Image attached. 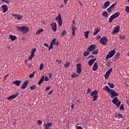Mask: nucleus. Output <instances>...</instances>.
<instances>
[{"mask_svg":"<svg viewBox=\"0 0 129 129\" xmlns=\"http://www.w3.org/2000/svg\"><path fill=\"white\" fill-rule=\"evenodd\" d=\"M16 28H17L18 31L21 32L24 34H27V33L29 32V28H28L27 26H17Z\"/></svg>","mask_w":129,"mask_h":129,"instance_id":"obj_1","label":"nucleus"},{"mask_svg":"<svg viewBox=\"0 0 129 129\" xmlns=\"http://www.w3.org/2000/svg\"><path fill=\"white\" fill-rule=\"evenodd\" d=\"M119 15H120V13L119 12H116L115 14L110 17L109 18V22L112 23L113 20H114V19H116V18L119 17Z\"/></svg>","mask_w":129,"mask_h":129,"instance_id":"obj_2","label":"nucleus"},{"mask_svg":"<svg viewBox=\"0 0 129 129\" xmlns=\"http://www.w3.org/2000/svg\"><path fill=\"white\" fill-rule=\"evenodd\" d=\"M112 103L115 104L117 107H119L120 104H121V102L118 101V98L117 97H115L112 100Z\"/></svg>","mask_w":129,"mask_h":129,"instance_id":"obj_3","label":"nucleus"},{"mask_svg":"<svg viewBox=\"0 0 129 129\" xmlns=\"http://www.w3.org/2000/svg\"><path fill=\"white\" fill-rule=\"evenodd\" d=\"M99 42L103 46H105L107 44V42H108V39H107L106 36H103L100 39Z\"/></svg>","mask_w":129,"mask_h":129,"instance_id":"obj_4","label":"nucleus"},{"mask_svg":"<svg viewBox=\"0 0 129 129\" xmlns=\"http://www.w3.org/2000/svg\"><path fill=\"white\" fill-rule=\"evenodd\" d=\"M56 22H57L59 26H61L63 24V22L62 21V18H61V14H59L58 17L55 18Z\"/></svg>","mask_w":129,"mask_h":129,"instance_id":"obj_5","label":"nucleus"},{"mask_svg":"<svg viewBox=\"0 0 129 129\" xmlns=\"http://www.w3.org/2000/svg\"><path fill=\"white\" fill-rule=\"evenodd\" d=\"M114 54H115V50L113 49L111 50V51L106 56V60H108V59L113 57Z\"/></svg>","mask_w":129,"mask_h":129,"instance_id":"obj_6","label":"nucleus"},{"mask_svg":"<svg viewBox=\"0 0 129 129\" xmlns=\"http://www.w3.org/2000/svg\"><path fill=\"white\" fill-rule=\"evenodd\" d=\"M110 93L109 92V94H111L110 98H113V97H115L116 96H118L119 95V94L115 92V91L112 90Z\"/></svg>","mask_w":129,"mask_h":129,"instance_id":"obj_7","label":"nucleus"},{"mask_svg":"<svg viewBox=\"0 0 129 129\" xmlns=\"http://www.w3.org/2000/svg\"><path fill=\"white\" fill-rule=\"evenodd\" d=\"M51 29L53 32L57 31V24L55 22H52L50 24Z\"/></svg>","mask_w":129,"mask_h":129,"instance_id":"obj_8","label":"nucleus"},{"mask_svg":"<svg viewBox=\"0 0 129 129\" xmlns=\"http://www.w3.org/2000/svg\"><path fill=\"white\" fill-rule=\"evenodd\" d=\"M119 30H120V26L118 25L114 29V30L112 32V34L115 35L117 33H119Z\"/></svg>","mask_w":129,"mask_h":129,"instance_id":"obj_9","label":"nucleus"},{"mask_svg":"<svg viewBox=\"0 0 129 129\" xmlns=\"http://www.w3.org/2000/svg\"><path fill=\"white\" fill-rule=\"evenodd\" d=\"M12 17H15V19H17L19 21H20V20H23V16L22 15L13 14Z\"/></svg>","mask_w":129,"mask_h":129,"instance_id":"obj_10","label":"nucleus"},{"mask_svg":"<svg viewBox=\"0 0 129 129\" xmlns=\"http://www.w3.org/2000/svg\"><path fill=\"white\" fill-rule=\"evenodd\" d=\"M77 73H78V74H81V72H82V69L81 68V63L78 64L77 66Z\"/></svg>","mask_w":129,"mask_h":129,"instance_id":"obj_11","label":"nucleus"},{"mask_svg":"<svg viewBox=\"0 0 129 129\" xmlns=\"http://www.w3.org/2000/svg\"><path fill=\"white\" fill-rule=\"evenodd\" d=\"M111 72H112V68L109 69L106 72V73H105V79H108V76H109V75H110V73H111Z\"/></svg>","mask_w":129,"mask_h":129,"instance_id":"obj_12","label":"nucleus"},{"mask_svg":"<svg viewBox=\"0 0 129 129\" xmlns=\"http://www.w3.org/2000/svg\"><path fill=\"white\" fill-rule=\"evenodd\" d=\"M94 50H95V45L92 44L87 48V51L89 52H93Z\"/></svg>","mask_w":129,"mask_h":129,"instance_id":"obj_13","label":"nucleus"},{"mask_svg":"<svg viewBox=\"0 0 129 129\" xmlns=\"http://www.w3.org/2000/svg\"><path fill=\"white\" fill-rule=\"evenodd\" d=\"M53 125V123L52 122H47V123H44V129H49V127H51Z\"/></svg>","mask_w":129,"mask_h":129,"instance_id":"obj_14","label":"nucleus"},{"mask_svg":"<svg viewBox=\"0 0 129 129\" xmlns=\"http://www.w3.org/2000/svg\"><path fill=\"white\" fill-rule=\"evenodd\" d=\"M28 84H29V81H25L21 86L22 89H26L27 86H28Z\"/></svg>","mask_w":129,"mask_h":129,"instance_id":"obj_15","label":"nucleus"},{"mask_svg":"<svg viewBox=\"0 0 129 129\" xmlns=\"http://www.w3.org/2000/svg\"><path fill=\"white\" fill-rule=\"evenodd\" d=\"M18 95H19V94L12 95L11 96L7 97V99L8 100H13V99H15V98H16Z\"/></svg>","mask_w":129,"mask_h":129,"instance_id":"obj_16","label":"nucleus"},{"mask_svg":"<svg viewBox=\"0 0 129 129\" xmlns=\"http://www.w3.org/2000/svg\"><path fill=\"white\" fill-rule=\"evenodd\" d=\"M110 5V2L109 1L106 2L104 5L102 6V9L104 10H105L106 8H108V7Z\"/></svg>","mask_w":129,"mask_h":129,"instance_id":"obj_17","label":"nucleus"},{"mask_svg":"<svg viewBox=\"0 0 129 129\" xmlns=\"http://www.w3.org/2000/svg\"><path fill=\"white\" fill-rule=\"evenodd\" d=\"M2 8L3 9V13H7L8 12V10H9V9L8 8V6H7L6 5H3L2 6Z\"/></svg>","mask_w":129,"mask_h":129,"instance_id":"obj_18","label":"nucleus"},{"mask_svg":"<svg viewBox=\"0 0 129 129\" xmlns=\"http://www.w3.org/2000/svg\"><path fill=\"white\" fill-rule=\"evenodd\" d=\"M72 30V35L73 36H75V31L77 30V27L75 26V25H73L71 28Z\"/></svg>","mask_w":129,"mask_h":129,"instance_id":"obj_19","label":"nucleus"},{"mask_svg":"<svg viewBox=\"0 0 129 129\" xmlns=\"http://www.w3.org/2000/svg\"><path fill=\"white\" fill-rule=\"evenodd\" d=\"M96 60V58H93V59H90L88 61V64H89V66H92V65H93V63H94Z\"/></svg>","mask_w":129,"mask_h":129,"instance_id":"obj_20","label":"nucleus"},{"mask_svg":"<svg viewBox=\"0 0 129 129\" xmlns=\"http://www.w3.org/2000/svg\"><path fill=\"white\" fill-rule=\"evenodd\" d=\"M98 69V66H97V62H96L94 63L93 66V71H96V70H97Z\"/></svg>","mask_w":129,"mask_h":129,"instance_id":"obj_21","label":"nucleus"},{"mask_svg":"<svg viewBox=\"0 0 129 129\" xmlns=\"http://www.w3.org/2000/svg\"><path fill=\"white\" fill-rule=\"evenodd\" d=\"M13 83L14 84H15V85H17V86H20V84L22 83V81H19V80H16L15 81H14L13 82Z\"/></svg>","mask_w":129,"mask_h":129,"instance_id":"obj_22","label":"nucleus"},{"mask_svg":"<svg viewBox=\"0 0 129 129\" xmlns=\"http://www.w3.org/2000/svg\"><path fill=\"white\" fill-rule=\"evenodd\" d=\"M9 38L11 39V41H15V40H17V36L13 35H10L9 36Z\"/></svg>","mask_w":129,"mask_h":129,"instance_id":"obj_23","label":"nucleus"},{"mask_svg":"<svg viewBox=\"0 0 129 129\" xmlns=\"http://www.w3.org/2000/svg\"><path fill=\"white\" fill-rule=\"evenodd\" d=\"M44 79H45V76H43L38 82V85H41L44 82Z\"/></svg>","mask_w":129,"mask_h":129,"instance_id":"obj_24","label":"nucleus"},{"mask_svg":"<svg viewBox=\"0 0 129 129\" xmlns=\"http://www.w3.org/2000/svg\"><path fill=\"white\" fill-rule=\"evenodd\" d=\"M97 94H98V91H97V90H95L91 93V96H95L97 95Z\"/></svg>","mask_w":129,"mask_h":129,"instance_id":"obj_25","label":"nucleus"},{"mask_svg":"<svg viewBox=\"0 0 129 129\" xmlns=\"http://www.w3.org/2000/svg\"><path fill=\"white\" fill-rule=\"evenodd\" d=\"M115 117L119 119V118H122L123 117L122 116V114L117 113L115 114Z\"/></svg>","mask_w":129,"mask_h":129,"instance_id":"obj_26","label":"nucleus"},{"mask_svg":"<svg viewBox=\"0 0 129 129\" xmlns=\"http://www.w3.org/2000/svg\"><path fill=\"white\" fill-rule=\"evenodd\" d=\"M104 90H106V91H108V93H109V92H111L112 90H111L109 88L108 86H106L104 88Z\"/></svg>","mask_w":129,"mask_h":129,"instance_id":"obj_27","label":"nucleus"},{"mask_svg":"<svg viewBox=\"0 0 129 129\" xmlns=\"http://www.w3.org/2000/svg\"><path fill=\"white\" fill-rule=\"evenodd\" d=\"M43 32H44V29H40L36 32L35 35H40V34H41V33H43Z\"/></svg>","mask_w":129,"mask_h":129,"instance_id":"obj_28","label":"nucleus"},{"mask_svg":"<svg viewBox=\"0 0 129 129\" xmlns=\"http://www.w3.org/2000/svg\"><path fill=\"white\" fill-rule=\"evenodd\" d=\"M100 30H99V28H96V29L94 30V36H95L96 35H97V34H98V33H99Z\"/></svg>","mask_w":129,"mask_h":129,"instance_id":"obj_29","label":"nucleus"},{"mask_svg":"<svg viewBox=\"0 0 129 129\" xmlns=\"http://www.w3.org/2000/svg\"><path fill=\"white\" fill-rule=\"evenodd\" d=\"M84 35L86 39H88V35H89V31H87L84 32Z\"/></svg>","mask_w":129,"mask_h":129,"instance_id":"obj_30","label":"nucleus"},{"mask_svg":"<svg viewBox=\"0 0 129 129\" xmlns=\"http://www.w3.org/2000/svg\"><path fill=\"white\" fill-rule=\"evenodd\" d=\"M89 54H90V51H84L83 53V55L84 56V57H86L87 56H88Z\"/></svg>","mask_w":129,"mask_h":129,"instance_id":"obj_31","label":"nucleus"},{"mask_svg":"<svg viewBox=\"0 0 129 129\" xmlns=\"http://www.w3.org/2000/svg\"><path fill=\"white\" fill-rule=\"evenodd\" d=\"M107 85H108V86H109V87H110V88H114V85H113V83H108Z\"/></svg>","mask_w":129,"mask_h":129,"instance_id":"obj_32","label":"nucleus"},{"mask_svg":"<svg viewBox=\"0 0 129 129\" xmlns=\"http://www.w3.org/2000/svg\"><path fill=\"white\" fill-rule=\"evenodd\" d=\"M102 15L103 17H105V18H107V16H108V13H107V12L105 11V12L102 13Z\"/></svg>","mask_w":129,"mask_h":129,"instance_id":"obj_33","label":"nucleus"},{"mask_svg":"<svg viewBox=\"0 0 129 129\" xmlns=\"http://www.w3.org/2000/svg\"><path fill=\"white\" fill-rule=\"evenodd\" d=\"M71 77H72V78H75V77H79V76L78 74L76 73H74L71 75Z\"/></svg>","mask_w":129,"mask_h":129,"instance_id":"obj_34","label":"nucleus"},{"mask_svg":"<svg viewBox=\"0 0 129 129\" xmlns=\"http://www.w3.org/2000/svg\"><path fill=\"white\" fill-rule=\"evenodd\" d=\"M107 12L109 13V14H110V13H112V12H113V9L112 8H110V7H109L107 9Z\"/></svg>","mask_w":129,"mask_h":129,"instance_id":"obj_35","label":"nucleus"},{"mask_svg":"<svg viewBox=\"0 0 129 129\" xmlns=\"http://www.w3.org/2000/svg\"><path fill=\"white\" fill-rule=\"evenodd\" d=\"M70 62H67L64 64V68H68V67H69V66H70Z\"/></svg>","mask_w":129,"mask_h":129,"instance_id":"obj_36","label":"nucleus"},{"mask_svg":"<svg viewBox=\"0 0 129 129\" xmlns=\"http://www.w3.org/2000/svg\"><path fill=\"white\" fill-rule=\"evenodd\" d=\"M36 51H37V49L36 48H33L31 51V54L35 55V53L36 52Z\"/></svg>","mask_w":129,"mask_h":129,"instance_id":"obj_37","label":"nucleus"},{"mask_svg":"<svg viewBox=\"0 0 129 129\" xmlns=\"http://www.w3.org/2000/svg\"><path fill=\"white\" fill-rule=\"evenodd\" d=\"M93 98V101H96V100H97V99L98 98V95L94 96Z\"/></svg>","mask_w":129,"mask_h":129,"instance_id":"obj_38","label":"nucleus"},{"mask_svg":"<svg viewBox=\"0 0 129 129\" xmlns=\"http://www.w3.org/2000/svg\"><path fill=\"white\" fill-rule=\"evenodd\" d=\"M35 73H36V72L34 71L32 74H31L29 75V78H33V77H34L35 76Z\"/></svg>","mask_w":129,"mask_h":129,"instance_id":"obj_39","label":"nucleus"},{"mask_svg":"<svg viewBox=\"0 0 129 129\" xmlns=\"http://www.w3.org/2000/svg\"><path fill=\"white\" fill-rule=\"evenodd\" d=\"M3 3H6V4H10L11 0H1Z\"/></svg>","mask_w":129,"mask_h":129,"instance_id":"obj_40","label":"nucleus"},{"mask_svg":"<svg viewBox=\"0 0 129 129\" xmlns=\"http://www.w3.org/2000/svg\"><path fill=\"white\" fill-rule=\"evenodd\" d=\"M66 34H67V32L66 31V30L62 31V32H61V37H63V36H65Z\"/></svg>","mask_w":129,"mask_h":129,"instance_id":"obj_41","label":"nucleus"},{"mask_svg":"<svg viewBox=\"0 0 129 129\" xmlns=\"http://www.w3.org/2000/svg\"><path fill=\"white\" fill-rule=\"evenodd\" d=\"M93 55H96V54H98V49L95 50L92 53Z\"/></svg>","mask_w":129,"mask_h":129,"instance_id":"obj_42","label":"nucleus"},{"mask_svg":"<svg viewBox=\"0 0 129 129\" xmlns=\"http://www.w3.org/2000/svg\"><path fill=\"white\" fill-rule=\"evenodd\" d=\"M34 57H35V55H33V54H30L29 56V60H32V59H33V58H34Z\"/></svg>","mask_w":129,"mask_h":129,"instance_id":"obj_43","label":"nucleus"},{"mask_svg":"<svg viewBox=\"0 0 129 129\" xmlns=\"http://www.w3.org/2000/svg\"><path fill=\"white\" fill-rule=\"evenodd\" d=\"M50 44H52V45H55V44H56V38H54L50 43Z\"/></svg>","mask_w":129,"mask_h":129,"instance_id":"obj_44","label":"nucleus"},{"mask_svg":"<svg viewBox=\"0 0 129 129\" xmlns=\"http://www.w3.org/2000/svg\"><path fill=\"white\" fill-rule=\"evenodd\" d=\"M116 4V2L115 3H113L112 5L110 6L109 8L113 10L114 9V7H115Z\"/></svg>","mask_w":129,"mask_h":129,"instance_id":"obj_45","label":"nucleus"},{"mask_svg":"<svg viewBox=\"0 0 129 129\" xmlns=\"http://www.w3.org/2000/svg\"><path fill=\"white\" fill-rule=\"evenodd\" d=\"M43 68H44V64L41 63L39 68L40 71H41V70H43Z\"/></svg>","mask_w":129,"mask_h":129,"instance_id":"obj_46","label":"nucleus"},{"mask_svg":"<svg viewBox=\"0 0 129 129\" xmlns=\"http://www.w3.org/2000/svg\"><path fill=\"white\" fill-rule=\"evenodd\" d=\"M120 110H124V107H123V104H121L119 107Z\"/></svg>","mask_w":129,"mask_h":129,"instance_id":"obj_47","label":"nucleus"},{"mask_svg":"<svg viewBox=\"0 0 129 129\" xmlns=\"http://www.w3.org/2000/svg\"><path fill=\"white\" fill-rule=\"evenodd\" d=\"M36 87H37L35 85H33V86H32L30 87V89L31 90H34V89H35V88H36Z\"/></svg>","mask_w":129,"mask_h":129,"instance_id":"obj_48","label":"nucleus"},{"mask_svg":"<svg viewBox=\"0 0 129 129\" xmlns=\"http://www.w3.org/2000/svg\"><path fill=\"white\" fill-rule=\"evenodd\" d=\"M92 91V90L91 88H88V90L87 91V93H90V92H91Z\"/></svg>","mask_w":129,"mask_h":129,"instance_id":"obj_49","label":"nucleus"},{"mask_svg":"<svg viewBox=\"0 0 129 129\" xmlns=\"http://www.w3.org/2000/svg\"><path fill=\"white\" fill-rule=\"evenodd\" d=\"M125 11L127 13H129V6H126L125 8Z\"/></svg>","mask_w":129,"mask_h":129,"instance_id":"obj_50","label":"nucleus"},{"mask_svg":"<svg viewBox=\"0 0 129 129\" xmlns=\"http://www.w3.org/2000/svg\"><path fill=\"white\" fill-rule=\"evenodd\" d=\"M119 52H117V53L115 55V58H118L119 57Z\"/></svg>","mask_w":129,"mask_h":129,"instance_id":"obj_51","label":"nucleus"},{"mask_svg":"<svg viewBox=\"0 0 129 129\" xmlns=\"http://www.w3.org/2000/svg\"><path fill=\"white\" fill-rule=\"evenodd\" d=\"M49 80V78L47 76H45V78H44V81H48Z\"/></svg>","mask_w":129,"mask_h":129,"instance_id":"obj_52","label":"nucleus"},{"mask_svg":"<svg viewBox=\"0 0 129 129\" xmlns=\"http://www.w3.org/2000/svg\"><path fill=\"white\" fill-rule=\"evenodd\" d=\"M37 122L39 125H41V124H42V121H41L40 120H38L37 121Z\"/></svg>","mask_w":129,"mask_h":129,"instance_id":"obj_53","label":"nucleus"},{"mask_svg":"<svg viewBox=\"0 0 129 129\" xmlns=\"http://www.w3.org/2000/svg\"><path fill=\"white\" fill-rule=\"evenodd\" d=\"M51 88V87H47L46 89H45V90L46 91H48V90H50V89Z\"/></svg>","mask_w":129,"mask_h":129,"instance_id":"obj_54","label":"nucleus"},{"mask_svg":"<svg viewBox=\"0 0 129 129\" xmlns=\"http://www.w3.org/2000/svg\"><path fill=\"white\" fill-rule=\"evenodd\" d=\"M43 45L44 46H46V47H47V48H49V45H48V44L44 43Z\"/></svg>","mask_w":129,"mask_h":129,"instance_id":"obj_55","label":"nucleus"},{"mask_svg":"<svg viewBox=\"0 0 129 129\" xmlns=\"http://www.w3.org/2000/svg\"><path fill=\"white\" fill-rule=\"evenodd\" d=\"M77 129H83L81 126H77Z\"/></svg>","mask_w":129,"mask_h":129,"instance_id":"obj_56","label":"nucleus"},{"mask_svg":"<svg viewBox=\"0 0 129 129\" xmlns=\"http://www.w3.org/2000/svg\"><path fill=\"white\" fill-rule=\"evenodd\" d=\"M52 93H53V91L51 90L49 92L48 94H49V95H51V94H52Z\"/></svg>","mask_w":129,"mask_h":129,"instance_id":"obj_57","label":"nucleus"},{"mask_svg":"<svg viewBox=\"0 0 129 129\" xmlns=\"http://www.w3.org/2000/svg\"><path fill=\"white\" fill-rule=\"evenodd\" d=\"M49 47H50V48L52 49V48H53V44L50 43Z\"/></svg>","mask_w":129,"mask_h":129,"instance_id":"obj_58","label":"nucleus"},{"mask_svg":"<svg viewBox=\"0 0 129 129\" xmlns=\"http://www.w3.org/2000/svg\"><path fill=\"white\" fill-rule=\"evenodd\" d=\"M67 2H68V0H64V5H67Z\"/></svg>","mask_w":129,"mask_h":129,"instance_id":"obj_59","label":"nucleus"},{"mask_svg":"<svg viewBox=\"0 0 129 129\" xmlns=\"http://www.w3.org/2000/svg\"><path fill=\"white\" fill-rule=\"evenodd\" d=\"M71 108L72 109H73V108H74V104H72V105H71Z\"/></svg>","mask_w":129,"mask_h":129,"instance_id":"obj_60","label":"nucleus"},{"mask_svg":"<svg viewBox=\"0 0 129 129\" xmlns=\"http://www.w3.org/2000/svg\"><path fill=\"white\" fill-rule=\"evenodd\" d=\"M88 58H94V55H90Z\"/></svg>","mask_w":129,"mask_h":129,"instance_id":"obj_61","label":"nucleus"},{"mask_svg":"<svg viewBox=\"0 0 129 129\" xmlns=\"http://www.w3.org/2000/svg\"><path fill=\"white\" fill-rule=\"evenodd\" d=\"M54 45H55V46H58V45H59V42H58L57 41L56 42Z\"/></svg>","mask_w":129,"mask_h":129,"instance_id":"obj_62","label":"nucleus"},{"mask_svg":"<svg viewBox=\"0 0 129 129\" xmlns=\"http://www.w3.org/2000/svg\"><path fill=\"white\" fill-rule=\"evenodd\" d=\"M124 38H125L124 36H123L122 38H121V36H120V39H122V40H123V39H124Z\"/></svg>","mask_w":129,"mask_h":129,"instance_id":"obj_63","label":"nucleus"},{"mask_svg":"<svg viewBox=\"0 0 129 129\" xmlns=\"http://www.w3.org/2000/svg\"><path fill=\"white\" fill-rule=\"evenodd\" d=\"M126 103H127V105H129V101H127Z\"/></svg>","mask_w":129,"mask_h":129,"instance_id":"obj_64","label":"nucleus"}]
</instances>
